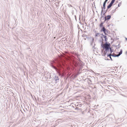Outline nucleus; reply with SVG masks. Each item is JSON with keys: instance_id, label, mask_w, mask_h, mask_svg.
<instances>
[{"instance_id": "nucleus-20", "label": "nucleus", "mask_w": 127, "mask_h": 127, "mask_svg": "<svg viewBox=\"0 0 127 127\" xmlns=\"http://www.w3.org/2000/svg\"><path fill=\"white\" fill-rule=\"evenodd\" d=\"M99 27H100L101 28V27L102 28L103 27H104L103 25H102V24H101L100 23V25H99Z\"/></svg>"}, {"instance_id": "nucleus-9", "label": "nucleus", "mask_w": 127, "mask_h": 127, "mask_svg": "<svg viewBox=\"0 0 127 127\" xmlns=\"http://www.w3.org/2000/svg\"><path fill=\"white\" fill-rule=\"evenodd\" d=\"M122 53V49L120 50V52L118 54H117V56H119L120 55H121Z\"/></svg>"}, {"instance_id": "nucleus-16", "label": "nucleus", "mask_w": 127, "mask_h": 127, "mask_svg": "<svg viewBox=\"0 0 127 127\" xmlns=\"http://www.w3.org/2000/svg\"><path fill=\"white\" fill-rule=\"evenodd\" d=\"M116 8L114 10H113L112 11L111 14L112 15L113 14V13L116 11Z\"/></svg>"}, {"instance_id": "nucleus-17", "label": "nucleus", "mask_w": 127, "mask_h": 127, "mask_svg": "<svg viewBox=\"0 0 127 127\" xmlns=\"http://www.w3.org/2000/svg\"><path fill=\"white\" fill-rule=\"evenodd\" d=\"M82 36L84 37L88 38V36L87 35L85 34H83L82 35Z\"/></svg>"}, {"instance_id": "nucleus-31", "label": "nucleus", "mask_w": 127, "mask_h": 127, "mask_svg": "<svg viewBox=\"0 0 127 127\" xmlns=\"http://www.w3.org/2000/svg\"><path fill=\"white\" fill-rule=\"evenodd\" d=\"M105 60H110V59H105Z\"/></svg>"}, {"instance_id": "nucleus-23", "label": "nucleus", "mask_w": 127, "mask_h": 127, "mask_svg": "<svg viewBox=\"0 0 127 127\" xmlns=\"http://www.w3.org/2000/svg\"><path fill=\"white\" fill-rule=\"evenodd\" d=\"M106 2H106L105 1H104L103 3V5H106Z\"/></svg>"}, {"instance_id": "nucleus-14", "label": "nucleus", "mask_w": 127, "mask_h": 127, "mask_svg": "<svg viewBox=\"0 0 127 127\" xmlns=\"http://www.w3.org/2000/svg\"><path fill=\"white\" fill-rule=\"evenodd\" d=\"M107 52L105 51L103 53V54L102 55V56H105V55H106V53H107Z\"/></svg>"}, {"instance_id": "nucleus-27", "label": "nucleus", "mask_w": 127, "mask_h": 127, "mask_svg": "<svg viewBox=\"0 0 127 127\" xmlns=\"http://www.w3.org/2000/svg\"><path fill=\"white\" fill-rule=\"evenodd\" d=\"M100 35H101V36H103V35H104L103 34V33H102V34H100Z\"/></svg>"}, {"instance_id": "nucleus-18", "label": "nucleus", "mask_w": 127, "mask_h": 127, "mask_svg": "<svg viewBox=\"0 0 127 127\" xmlns=\"http://www.w3.org/2000/svg\"><path fill=\"white\" fill-rule=\"evenodd\" d=\"M75 110L78 111V110H80L81 109L80 108H79V107H76L75 108Z\"/></svg>"}, {"instance_id": "nucleus-5", "label": "nucleus", "mask_w": 127, "mask_h": 127, "mask_svg": "<svg viewBox=\"0 0 127 127\" xmlns=\"http://www.w3.org/2000/svg\"><path fill=\"white\" fill-rule=\"evenodd\" d=\"M94 39L93 38H92V40L91 41V44H90L91 45V46H93V48H94V47H95V44H94V45H93V43H94Z\"/></svg>"}, {"instance_id": "nucleus-29", "label": "nucleus", "mask_w": 127, "mask_h": 127, "mask_svg": "<svg viewBox=\"0 0 127 127\" xmlns=\"http://www.w3.org/2000/svg\"><path fill=\"white\" fill-rule=\"evenodd\" d=\"M119 46L118 47V48L119 49V48L120 47V46H119V44L118 45V46Z\"/></svg>"}, {"instance_id": "nucleus-35", "label": "nucleus", "mask_w": 127, "mask_h": 127, "mask_svg": "<svg viewBox=\"0 0 127 127\" xmlns=\"http://www.w3.org/2000/svg\"><path fill=\"white\" fill-rule=\"evenodd\" d=\"M70 6H69V7H70V6L71 7H72V6L71 5H70Z\"/></svg>"}, {"instance_id": "nucleus-6", "label": "nucleus", "mask_w": 127, "mask_h": 127, "mask_svg": "<svg viewBox=\"0 0 127 127\" xmlns=\"http://www.w3.org/2000/svg\"><path fill=\"white\" fill-rule=\"evenodd\" d=\"M101 17L100 20H101L102 18L103 17V16H102V13L103 12V7H102V6H101Z\"/></svg>"}, {"instance_id": "nucleus-2", "label": "nucleus", "mask_w": 127, "mask_h": 127, "mask_svg": "<svg viewBox=\"0 0 127 127\" xmlns=\"http://www.w3.org/2000/svg\"><path fill=\"white\" fill-rule=\"evenodd\" d=\"M105 38V43L107 44L108 43V42L107 41L108 40V38L107 37L106 35H103V36H101L100 38L101 39V42H103V38Z\"/></svg>"}, {"instance_id": "nucleus-28", "label": "nucleus", "mask_w": 127, "mask_h": 127, "mask_svg": "<svg viewBox=\"0 0 127 127\" xmlns=\"http://www.w3.org/2000/svg\"><path fill=\"white\" fill-rule=\"evenodd\" d=\"M106 21V22H107V20H105V19H104V21L103 22L104 23Z\"/></svg>"}, {"instance_id": "nucleus-34", "label": "nucleus", "mask_w": 127, "mask_h": 127, "mask_svg": "<svg viewBox=\"0 0 127 127\" xmlns=\"http://www.w3.org/2000/svg\"><path fill=\"white\" fill-rule=\"evenodd\" d=\"M75 19L76 20V16L75 15Z\"/></svg>"}, {"instance_id": "nucleus-19", "label": "nucleus", "mask_w": 127, "mask_h": 127, "mask_svg": "<svg viewBox=\"0 0 127 127\" xmlns=\"http://www.w3.org/2000/svg\"><path fill=\"white\" fill-rule=\"evenodd\" d=\"M106 33L108 34V33H110V32L107 29H106Z\"/></svg>"}, {"instance_id": "nucleus-13", "label": "nucleus", "mask_w": 127, "mask_h": 127, "mask_svg": "<svg viewBox=\"0 0 127 127\" xmlns=\"http://www.w3.org/2000/svg\"><path fill=\"white\" fill-rule=\"evenodd\" d=\"M109 54V55L110 56H112V57H115L116 56L114 55V53H113L112 54V53L111 52V53L110 54Z\"/></svg>"}, {"instance_id": "nucleus-32", "label": "nucleus", "mask_w": 127, "mask_h": 127, "mask_svg": "<svg viewBox=\"0 0 127 127\" xmlns=\"http://www.w3.org/2000/svg\"><path fill=\"white\" fill-rule=\"evenodd\" d=\"M107 57H110V55H109V54H107Z\"/></svg>"}, {"instance_id": "nucleus-8", "label": "nucleus", "mask_w": 127, "mask_h": 127, "mask_svg": "<svg viewBox=\"0 0 127 127\" xmlns=\"http://www.w3.org/2000/svg\"><path fill=\"white\" fill-rule=\"evenodd\" d=\"M113 5L110 3V4L107 6V9H109Z\"/></svg>"}, {"instance_id": "nucleus-37", "label": "nucleus", "mask_w": 127, "mask_h": 127, "mask_svg": "<svg viewBox=\"0 0 127 127\" xmlns=\"http://www.w3.org/2000/svg\"><path fill=\"white\" fill-rule=\"evenodd\" d=\"M126 54H127V51H126Z\"/></svg>"}, {"instance_id": "nucleus-46", "label": "nucleus", "mask_w": 127, "mask_h": 127, "mask_svg": "<svg viewBox=\"0 0 127 127\" xmlns=\"http://www.w3.org/2000/svg\"><path fill=\"white\" fill-rule=\"evenodd\" d=\"M48 79V77H47V79Z\"/></svg>"}, {"instance_id": "nucleus-15", "label": "nucleus", "mask_w": 127, "mask_h": 127, "mask_svg": "<svg viewBox=\"0 0 127 127\" xmlns=\"http://www.w3.org/2000/svg\"><path fill=\"white\" fill-rule=\"evenodd\" d=\"M115 0H112L110 3L113 5L115 2Z\"/></svg>"}, {"instance_id": "nucleus-26", "label": "nucleus", "mask_w": 127, "mask_h": 127, "mask_svg": "<svg viewBox=\"0 0 127 127\" xmlns=\"http://www.w3.org/2000/svg\"><path fill=\"white\" fill-rule=\"evenodd\" d=\"M114 56H117V55H116L115 54V53H114ZM119 56H115V57H118Z\"/></svg>"}, {"instance_id": "nucleus-38", "label": "nucleus", "mask_w": 127, "mask_h": 127, "mask_svg": "<svg viewBox=\"0 0 127 127\" xmlns=\"http://www.w3.org/2000/svg\"><path fill=\"white\" fill-rule=\"evenodd\" d=\"M72 14L73 15L74 13L73 12H72Z\"/></svg>"}, {"instance_id": "nucleus-25", "label": "nucleus", "mask_w": 127, "mask_h": 127, "mask_svg": "<svg viewBox=\"0 0 127 127\" xmlns=\"http://www.w3.org/2000/svg\"><path fill=\"white\" fill-rule=\"evenodd\" d=\"M111 56H110L109 58L110 59V60L111 61H112L113 60L112 59Z\"/></svg>"}, {"instance_id": "nucleus-41", "label": "nucleus", "mask_w": 127, "mask_h": 127, "mask_svg": "<svg viewBox=\"0 0 127 127\" xmlns=\"http://www.w3.org/2000/svg\"><path fill=\"white\" fill-rule=\"evenodd\" d=\"M84 39L86 40V38H84Z\"/></svg>"}, {"instance_id": "nucleus-39", "label": "nucleus", "mask_w": 127, "mask_h": 127, "mask_svg": "<svg viewBox=\"0 0 127 127\" xmlns=\"http://www.w3.org/2000/svg\"><path fill=\"white\" fill-rule=\"evenodd\" d=\"M103 18L102 19V20H104V17H103Z\"/></svg>"}, {"instance_id": "nucleus-40", "label": "nucleus", "mask_w": 127, "mask_h": 127, "mask_svg": "<svg viewBox=\"0 0 127 127\" xmlns=\"http://www.w3.org/2000/svg\"><path fill=\"white\" fill-rule=\"evenodd\" d=\"M126 40H127V38H126Z\"/></svg>"}, {"instance_id": "nucleus-21", "label": "nucleus", "mask_w": 127, "mask_h": 127, "mask_svg": "<svg viewBox=\"0 0 127 127\" xmlns=\"http://www.w3.org/2000/svg\"><path fill=\"white\" fill-rule=\"evenodd\" d=\"M110 52L112 53L113 52V50L111 48H110Z\"/></svg>"}, {"instance_id": "nucleus-33", "label": "nucleus", "mask_w": 127, "mask_h": 127, "mask_svg": "<svg viewBox=\"0 0 127 127\" xmlns=\"http://www.w3.org/2000/svg\"><path fill=\"white\" fill-rule=\"evenodd\" d=\"M51 78V76L50 75V76L49 77V79H50Z\"/></svg>"}, {"instance_id": "nucleus-43", "label": "nucleus", "mask_w": 127, "mask_h": 127, "mask_svg": "<svg viewBox=\"0 0 127 127\" xmlns=\"http://www.w3.org/2000/svg\"><path fill=\"white\" fill-rule=\"evenodd\" d=\"M96 31H95V32L96 33Z\"/></svg>"}, {"instance_id": "nucleus-7", "label": "nucleus", "mask_w": 127, "mask_h": 127, "mask_svg": "<svg viewBox=\"0 0 127 127\" xmlns=\"http://www.w3.org/2000/svg\"><path fill=\"white\" fill-rule=\"evenodd\" d=\"M109 10H108L107 9L106 10H103V16H105V14L107 12L109 11Z\"/></svg>"}, {"instance_id": "nucleus-42", "label": "nucleus", "mask_w": 127, "mask_h": 127, "mask_svg": "<svg viewBox=\"0 0 127 127\" xmlns=\"http://www.w3.org/2000/svg\"><path fill=\"white\" fill-rule=\"evenodd\" d=\"M89 81H90L91 82V81L90 80H89Z\"/></svg>"}, {"instance_id": "nucleus-36", "label": "nucleus", "mask_w": 127, "mask_h": 127, "mask_svg": "<svg viewBox=\"0 0 127 127\" xmlns=\"http://www.w3.org/2000/svg\"><path fill=\"white\" fill-rule=\"evenodd\" d=\"M108 0H105V1H106L107 2V1Z\"/></svg>"}, {"instance_id": "nucleus-10", "label": "nucleus", "mask_w": 127, "mask_h": 127, "mask_svg": "<svg viewBox=\"0 0 127 127\" xmlns=\"http://www.w3.org/2000/svg\"><path fill=\"white\" fill-rule=\"evenodd\" d=\"M100 33H96L95 34V38L96 37L99 36H100Z\"/></svg>"}, {"instance_id": "nucleus-3", "label": "nucleus", "mask_w": 127, "mask_h": 127, "mask_svg": "<svg viewBox=\"0 0 127 127\" xmlns=\"http://www.w3.org/2000/svg\"><path fill=\"white\" fill-rule=\"evenodd\" d=\"M100 32H103L105 35H108V34L107 33L106 31V29L104 27H103L101 28Z\"/></svg>"}, {"instance_id": "nucleus-45", "label": "nucleus", "mask_w": 127, "mask_h": 127, "mask_svg": "<svg viewBox=\"0 0 127 127\" xmlns=\"http://www.w3.org/2000/svg\"><path fill=\"white\" fill-rule=\"evenodd\" d=\"M110 10H109V9H108V10H109V11H110Z\"/></svg>"}, {"instance_id": "nucleus-44", "label": "nucleus", "mask_w": 127, "mask_h": 127, "mask_svg": "<svg viewBox=\"0 0 127 127\" xmlns=\"http://www.w3.org/2000/svg\"><path fill=\"white\" fill-rule=\"evenodd\" d=\"M106 59V57L104 59Z\"/></svg>"}, {"instance_id": "nucleus-22", "label": "nucleus", "mask_w": 127, "mask_h": 127, "mask_svg": "<svg viewBox=\"0 0 127 127\" xmlns=\"http://www.w3.org/2000/svg\"><path fill=\"white\" fill-rule=\"evenodd\" d=\"M103 9L104 10L106 9V5H103Z\"/></svg>"}, {"instance_id": "nucleus-11", "label": "nucleus", "mask_w": 127, "mask_h": 127, "mask_svg": "<svg viewBox=\"0 0 127 127\" xmlns=\"http://www.w3.org/2000/svg\"><path fill=\"white\" fill-rule=\"evenodd\" d=\"M54 79L57 81V80H59V78L58 76H56L55 77Z\"/></svg>"}, {"instance_id": "nucleus-47", "label": "nucleus", "mask_w": 127, "mask_h": 127, "mask_svg": "<svg viewBox=\"0 0 127 127\" xmlns=\"http://www.w3.org/2000/svg\"><path fill=\"white\" fill-rule=\"evenodd\" d=\"M84 32H86V31H84Z\"/></svg>"}, {"instance_id": "nucleus-1", "label": "nucleus", "mask_w": 127, "mask_h": 127, "mask_svg": "<svg viewBox=\"0 0 127 127\" xmlns=\"http://www.w3.org/2000/svg\"><path fill=\"white\" fill-rule=\"evenodd\" d=\"M101 46L103 48L105 49V51L107 52L109 51L110 49V44L109 43H107L105 44V45H103L102 42L101 44Z\"/></svg>"}, {"instance_id": "nucleus-12", "label": "nucleus", "mask_w": 127, "mask_h": 127, "mask_svg": "<svg viewBox=\"0 0 127 127\" xmlns=\"http://www.w3.org/2000/svg\"><path fill=\"white\" fill-rule=\"evenodd\" d=\"M75 106H78L79 107H81L82 106V104H77V105H76V104H75Z\"/></svg>"}, {"instance_id": "nucleus-24", "label": "nucleus", "mask_w": 127, "mask_h": 127, "mask_svg": "<svg viewBox=\"0 0 127 127\" xmlns=\"http://www.w3.org/2000/svg\"><path fill=\"white\" fill-rule=\"evenodd\" d=\"M121 3H119L118 5V7H120L121 5Z\"/></svg>"}, {"instance_id": "nucleus-4", "label": "nucleus", "mask_w": 127, "mask_h": 127, "mask_svg": "<svg viewBox=\"0 0 127 127\" xmlns=\"http://www.w3.org/2000/svg\"><path fill=\"white\" fill-rule=\"evenodd\" d=\"M104 17V19H105V20L107 21V22L111 18V16L110 15H108L107 16H105Z\"/></svg>"}, {"instance_id": "nucleus-30", "label": "nucleus", "mask_w": 127, "mask_h": 127, "mask_svg": "<svg viewBox=\"0 0 127 127\" xmlns=\"http://www.w3.org/2000/svg\"><path fill=\"white\" fill-rule=\"evenodd\" d=\"M104 23L103 22H102L100 23L101 24H102V25H103Z\"/></svg>"}]
</instances>
